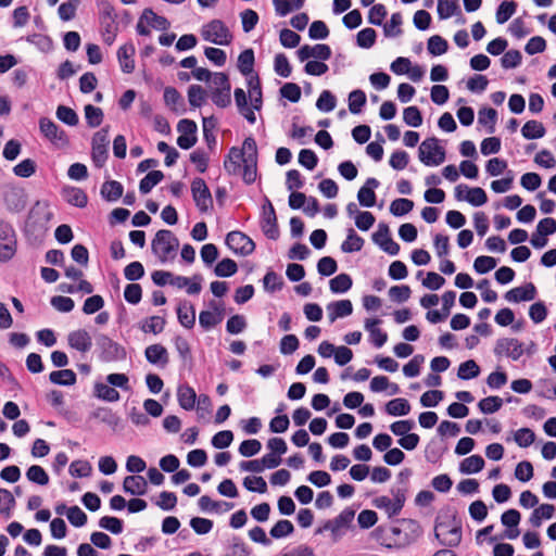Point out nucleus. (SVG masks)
Listing matches in <instances>:
<instances>
[{
    "mask_svg": "<svg viewBox=\"0 0 556 556\" xmlns=\"http://www.w3.org/2000/svg\"><path fill=\"white\" fill-rule=\"evenodd\" d=\"M366 104V94L363 90L356 89L349 94V110L352 114L362 112L363 106Z\"/></svg>",
    "mask_w": 556,
    "mask_h": 556,
    "instance_id": "42",
    "label": "nucleus"
},
{
    "mask_svg": "<svg viewBox=\"0 0 556 556\" xmlns=\"http://www.w3.org/2000/svg\"><path fill=\"white\" fill-rule=\"evenodd\" d=\"M414 207V202L409 199L400 198L392 201L390 205V212L394 216H403L408 214Z\"/></svg>",
    "mask_w": 556,
    "mask_h": 556,
    "instance_id": "54",
    "label": "nucleus"
},
{
    "mask_svg": "<svg viewBox=\"0 0 556 556\" xmlns=\"http://www.w3.org/2000/svg\"><path fill=\"white\" fill-rule=\"evenodd\" d=\"M261 227L264 235L271 240H276L279 237V229L277 225V216L271 202L266 199L263 205V212L261 217Z\"/></svg>",
    "mask_w": 556,
    "mask_h": 556,
    "instance_id": "11",
    "label": "nucleus"
},
{
    "mask_svg": "<svg viewBox=\"0 0 556 556\" xmlns=\"http://www.w3.org/2000/svg\"><path fill=\"white\" fill-rule=\"evenodd\" d=\"M372 240L390 255H397L400 252V245L391 238L389 227L386 224L379 225L378 230L372 235Z\"/></svg>",
    "mask_w": 556,
    "mask_h": 556,
    "instance_id": "14",
    "label": "nucleus"
},
{
    "mask_svg": "<svg viewBox=\"0 0 556 556\" xmlns=\"http://www.w3.org/2000/svg\"><path fill=\"white\" fill-rule=\"evenodd\" d=\"M523 344L516 338H502L495 343L494 353L518 361L523 355Z\"/></svg>",
    "mask_w": 556,
    "mask_h": 556,
    "instance_id": "10",
    "label": "nucleus"
},
{
    "mask_svg": "<svg viewBox=\"0 0 556 556\" xmlns=\"http://www.w3.org/2000/svg\"><path fill=\"white\" fill-rule=\"evenodd\" d=\"M144 355L150 364L157 365L162 368L166 367L169 362L167 350L159 343L147 346Z\"/></svg>",
    "mask_w": 556,
    "mask_h": 556,
    "instance_id": "18",
    "label": "nucleus"
},
{
    "mask_svg": "<svg viewBox=\"0 0 556 556\" xmlns=\"http://www.w3.org/2000/svg\"><path fill=\"white\" fill-rule=\"evenodd\" d=\"M49 380L59 386H73L76 383V374L72 369H60L50 372Z\"/></svg>",
    "mask_w": 556,
    "mask_h": 556,
    "instance_id": "35",
    "label": "nucleus"
},
{
    "mask_svg": "<svg viewBox=\"0 0 556 556\" xmlns=\"http://www.w3.org/2000/svg\"><path fill=\"white\" fill-rule=\"evenodd\" d=\"M85 117L89 127H98L103 121V111L92 104H87L85 106Z\"/></svg>",
    "mask_w": 556,
    "mask_h": 556,
    "instance_id": "48",
    "label": "nucleus"
},
{
    "mask_svg": "<svg viewBox=\"0 0 556 556\" xmlns=\"http://www.w3.org/2000/svg\"><path fill=\"white\" fill-rule=\"evenodd\" d=\"M364 239L359 237L353 228L348 230L346 239L341 244V250L344 253H353L362 250Z\"/></svg>",
    "mask_w": 556,
    "mask_h": 556,
    "instance_id": "34",
    "label": "nucleus"
},
{
    "mask_svg": "<svg viewBox=\"0 0 556 556\" xmlns=\"http://www.w3.org/2000/svg\"><path fill=\"white\" fill-rule=\"evenodd\" d=\"M210 307L213 311H202L199 315V324L204 330H208L219 323L224 318V309L216 302L212 301Z\"/></svg>",
    "mask_w": 556,
    "mask_h": 556,
    "instance_id": "16",
    "label": "nucleus"
},
{
    "mask_svg": "<svg viewBox=\"0 0 556 556\" xmlns=\"http://www.w3.org/2000/svg\"><path fill=\"white\" fill-rule=\"evenodd\" d=\"M354 515V510L345 508L333 520L327 521L324 529L337 535L342 528L348 527L352 522Z\"/></svg>",
    "mask_w": 556,
    "mask_h": 556,
    "instance_id": "21",
    "label": "nucleus"
},
{
    "mask_svg": "<svg viewBox=\"0 0 556 556\" xmlns=\"http://www.w3.org/2000/svg\"><path fill=\"white\" fill-rule=\"evenodd\" d=\"M206 99V92L200 85H191L188 88V101L191 106L200 108Z\"/></svg>",
    "mask_w": 556,
    "mask_h": 556,
    "instance_id": "49",
    "label": "nucleus"
},
{
    "mask_svg": "<svg viewBox=\"0 0 556 556\" xmlns=\"http://www.w3.org/2000/svg\"><path fill=\"white\" fill-rule=\"evenodd\" d=\"M177 400L181 408L192 410L195 406L197 393L192 387L182 384L177 389Z\"/></svg>",
    "mask_w": 556,
    "mask_h": 556,
    "instance_id": "25",
    "label": "nucleus"
},
{
    "mask_svg": "<svg viewBox=\"0 0 556 556\" xmlns=\"http://www.w3.org/2000/svg\"><path fill=\"white\" fill-rule=\"evenodd\" d=\"M56 117L66 125L76 126L78 124V115L76 112L65 105H59L56 109Z\"/></svg>",
    "mask_w": 556,
    "mask_h": 556,
    "instance_id": "59",
    "label": "nucleus"
},
{
    "mask_svg": "<svg viewBox=\"0 0 556 556\" xmlns=\"http://www.w3.org/2000/svg\"><path fill=\"white\" fill-rule=\"evenodd\" d=\"M465 201L473 206H481L488 202L486 193L480 187L469 188L468 186H465Z\"/></svg>",
    "mask_w": 556,
    "mask_h": 556,
    "instance_id": "38",
    "label": "nucleus"
},
{
    "mask_svg": "<svg viewBox=\"0 0 556 556\" xmlns=\"http://www.w3.org/2000/svg\"><path fill=\"white\" fill-rule=\"evenodd\" d=\"M516 8L514 1H503L496 10V22L498 24L506 23L516 12Z\"/></svg>",
    "mask_w": 556,
    "mask_h": 556,
    "instance_id": "52",
    "label": "nucleus"
},
{
    "mask_svg": "<svg viewBox=\"0 0 556 556\" xmlns=\"http://www.w3.org/2000/svg\"><path fill=\"white\" fill-rule=\"evenodd\" d=\"M235 101L239 113L251 124H254L256 116L251 106L248 105V97L241 88L235 90Z\"/></svg>",
    "mask_w": 556,
    "mask_h": 556,
    "instance_id": "24",
    "label": "nucleus"
},
{
    "mask_svg": "<svg viewBox=\"0 0 556 556\" xmlns=\"http://www.w3.org/2000/svg\"><path fill=\"white\" fill-rule=\"evenodd\" d=\"M26 477L30 482L39 485H46L49 483V476L46 470L39 465L30 466L26 471Z\"/></svg>",
    "mask_w": 556,
    "mask_h": 556,
    "instance_id": "45",
    "label": "nucleus"
},
{
    "mask_svg": "<svg viewBox=\"0 0 556 556\" xmlns=\"http://www.w3.org/2000/svg\"><path fill=\"white\" fill-rule=\"evenodd\" d=\"M502 405L503 400L495 395L484 397L478 403V407L483 414H493L497 412Z\"/></svg>",
    "mask_w": 556,
    "mask_h": 556,
    "instance_id": "51",
    "label": "nucleus"
},
{
    "mask_svg": "<svg viewBox=\"0 0 556 556\" xmlns=\"http://www.w3.org/2000/svg\"><path fill=\"white\" fill-rule=\"evenodd\" d=\"M403 119L412 127H419L422 124V116L417 106H408L404 109Z\"/></svg>",
    "mask_w": 556,
    "mask_h": 556,
    "instance_id": "64",
    "label": "nucleus"
},
{
    "mask_svg": "<svg viewBox=\"0 0 556 556\" xmlns=\"http://www.w3.org/2000/svg\"><path fill=\"white\" fill-rule=\"evenodd\" d=\"M14 506L15 498L13 494L7 489H0V514L10 517Z\"/></svg>",
    "mask_w": 556,
    "mask_h": 556,
    "instance_id": "57",
    "label": "nucleus"
},
{
    "mask_svg": "<svg viewBox=\"0 0 556 556\" xmlns=\"http://www.w3.org/2000/svg\"><path fill=\"white\" fill-rule=\"evenodd\" d=\"M249 94L251 98L252 110H260L262 108V89L258 78H250L249 80Z\"/></svg>",
    "mask_w": 556,
    "mask_h": 556,
    "instance_id": "55",
    "label": "nucleus"
},
{
    "mask_svg": "<svg viewBox=\"0 0 556 556\" xmlns=\"http://www.w3.org/2000/svg\"><path fill=\"white\" fill-rule=\"evenodd\" d=\"M254 65V52L252 49H247L239 54L238 68L243 75H250Z\"/></svg>",
    "mask_w": 556,
    "mask_h": 556,
    "instance_id": "44",
    "label": "nucleus"
},
{
    "mask_svg": "<svg viewBox=\"0 0 556 556\" xmlns=\"http://www.w3.org/2000/svg\"><path fill=\"white\" fill-rule=\"evenodd\" d=\"M123 186L116 180L105 181L101 187V195L109 202L117 201L123 194Z\"/></svg>",
    "mask_w": 556,
    "mask_h": 556,
    "instance_id": "31",
    "label": "nucleus"
},
{
    "mask_svg": "<svg viewBox=\"0 0 556 556\" xmlns=\"http://www.w3.org/2000/svg\"><path fill=\"white\" fill-rule=\"evenodd\" d=\"M191 192L194 203L201 212H206L213 206L211 191L202 178L193 179L191 184Z\"/></svg>",
    "mask_w": 556,
    "mask_h": 556,
    "instance_id": "12",
    "label": "nucleus"
},
{
    "mask_svg": "<svg viewBox=\"0 0 556 556\" xmlns=\"http://www.w3.org/2000/svg\"><path fill=\"white\" fill-rule=\"evenodd\" d=\"M305 0H273L276 13L280 16H286L294 10L303 7Z\"/></svg>",
    "mask_w": 556,
    "mask_h": 556,
    "instance_id": "39",
    "label": "nucleus"
},
{
    "mask_svg": "<svg viewBox=\"0 0 556 556\" xmlns=\"http://www.w3.org/2000/svg\"><path fill=\"white\" fill-rule=\"evenodd\" d=\"M243 485L251 492L263 494L267 491V483L264 478L260 476L245 477L243 480Z\"/></svg>",
    "mask_w": 556,
    "mask_h": 556,
    "instance_id": "58",
    "label": "nucleus"
},
{
    "mask_svg": "<svg viewBox=\"0 0 556 556\" xmlns=\"http://www.w3.org/2000/svg\"><path fill=\"white\" fill-rule=\"evenodd\" d=\"M428 51L432 55H441L447 51V41L439 35L431 36L428 40Z\"/></svg>",
    "mask_w": 556,
    "mask_h": 556,
    "instance_id": "56",
    "label": "nucleus"
},
{
    "mask_svg": "<svg viewBox=\"0 0 556 556\" xmlns=\"http://www.w3.org/2000/svg\"><path fill=\"white\" fill-rule=\"evenodd\" d=\"M211 99L218 108H227L231 103L230 89H214L212 90Z\"/></svg>",
    "mask_w": 556,
    "mask_h": 556,
    "instance_id": "63",
    "label": "nucleus"
},
{
    "mask_svg": "<svg viewBox=\"0 0 556 556\" xmlns=\"http://www.w3.org/2000/svg\"><path fill=\"white\" fill-rule=\"evenodd\" d=\"M293 531L294 527L292 522L287 519H281L274 525L269 533L274 539H281L292 534Z\"/></svg>",
    "mask_w": 556,
    "mask_h": 556,
    "instance_id": "47",
    "label": "nucleus"
},
{
    "mask_svg": "<svg viewBox=\"0 0 556 556\" xmlns=\"http://www.w3.org/2000/svg\"><path fill=\"white\" fill-rule=\"evenodd\" d=\"M536 295V290L533 283H528L523 287H516L506 292L505 299L508 302H523L532 301Z\"/></svg>",
    "mask_w": 556,
    "mask_h": 556,
    "instance_id": "20",
    "label": "nucleus"
},
{
    "mask_svg": "<svg viewBox=\"0 0 556 556\" xmlns=\"http://www.w3.org/2000/svg\"><path fill=\"white\" fill-rule=\"evenodd\" d=\"M227 247L236 254L247 256L255 250L254 241L241 231H230L226 236Z\"/></svg>",
    "mask_w": 556,
    "mask_h": 556,
    "instance_id": "9",
    "label": "nucleus"
},
{
    "mask_svg": "<svg viewBox=\"0 0 556 556\" xmlns=\"http://www.w3.org/2000/svg\"><path fill=\"white\" fill-rule=\"evenodd\" d=\"M93 394L99 400L105 401V402H117L119 401V393L111 387L109 383L103 382H96L93 387Z\"/></svg>",
    "mask_w": 556,
    "mask_h": 556,
    "instance_id": "28",
    "label": "nucleus"
},
{
    "mask_svg": "<svg viewBox=\"0 0 556 556\" xmlns=\"http://www.w3.org/2000/svg\"><path fill=\"white\" fill-rule=\"evenodd\" d=\"M328 316L331 323H333L337 318H343L352 314L353 305L350 300H340L330 303L327 306Z\"/></svg>",
    "mask_w": 556,
    "mask_h": 556,
    "instance_id": "23",
    "label": "nucleus"
},
{
    "mask_svg": "<svg viewBox=\"0 0 556 556\" xmlns=\"http://www.w3.org/2000/svg\"><path fill=\"white\" fill-rule=\"evenodd\" d=\"M496 267V260L492 256L481 255L473 262V268L478 274H486Z\"/></svg>",
    "mask_w": 556,
    "mask_h": 556,
    "instance_id": "62",
    "label": "nucleus"
},
{
    "mask_svg": "<svg viewBox=\"0 0 556 556\" xmlns=\"http://www.w3.org/2000/svg\"><path fill=\"white\" fill-rule=\"evenodd\" d=\"M376 30L372 28H364L358 31L356 36V42L361 48L369 49L375 45L376 41Z\"/></svg>",
    "mask_w": 556,
    "mask_h": 556,
    "instance_id": "60",
    "label": "nucleus"
},
{
    "mask_svg": "<svg viewBox=\"0 0 556 556\" xmlns=\"http://www.w3.org/2000/svg\"><path fill=\"white\" fill-rule=\"evenodd\" d=\"M336 104V97L329 90H324L316 101L317 109L323 112L334 110Z\"/></svg>",
    "mask_w": 556,
    "mask_h": 556,
    "instance_id": "61",
    "label": "nucleus"
},
{
    "mask_svg": "<svg viewBox=\"0 0 556 556\" xmlns=\"http://www.w3.org/2000/svg\"><path fill=\"white\" fill-rule=\"evenodd\" d=\"M402 15L400 12L393 13L390 21L383 26V31L387 37H396L402 34Z\"/></svg>",
    "mask_w": 556,
    "mask_h": 556,
    "instance_id": "53",
    "label": "nucleus"
},
{
    "mask_svg": "<svg viewBox=\"0 0 556 556\" xmlns=\"http://www.w3.org/2000/svg\"><path fill=\"white\" fill-rule=\"evenodd\" d=\"M123 489L131 495H143L147 493L148 483L142 476H127L124 479Z\"/></svg>",
    "mask_w": 556,
    "mask_h": 556,
    "instance_id": "22",
    "label": "nucleus"
},
{
    "mask_svg": "<svg viewBox=\"0 0 556 556\" xmlns=\"http://www.w3.org/2000/svg\"><path fill=\"white\" fill-rule=\"evenodd\" d=\"M16 252V239L13 228L0 220V261L11 260Z\"/></svg>",
    "mask_w": 556,
    "mask_h": 556,
    "instance_id": "8",
    "label": "nucleus"
},
{
    "mask_svg": "<svg viewBox=\"0 0 556 556\" xmlns=\"http://www.w3.org/2000/svg\"><path fill=\"white\" fill-rule=\"evenodd\" d=\"M352 278L348 274H339L329 281L332 293H344L352 287Z\"/></svg>",
    "mask_w": 556,
    "mask_h": 556,
    "instance_id": "40",
    "label": "nucleus"
},
{
    "mask_svg": "<svg viewBox=\"0 0 556 556\" xmlns=\"http://www.w3.org/2000/svg\"><path fill=\"white\" fill-rule=\"evenodd\" d=\"M480 374V368L473 359L462 363L458 367L457 376L459 379L469 380Z\"/></svg>",
    "mask_w": 556,
    "mask_h": 556,
    "instance_id": "43",
    "label": "nucleus"
},
{
    "mask_svg": "<svg viewBox=\"0 0 556 556\" xmlns=\"http://www.w3.org/2000/svg\"><path fill=\"white\" fill-rule=\"evenodd\" d=\"M238 270L237 263L231 258H223L214 268L217 277H230Z\"/></svg>",
    "mask_w": 556,
    "mask_h": 556,
    "instance_id": "46",
    "label": "nucleus"
},
{
    "mask_svg": "<svg viewBox=\"0 0 556 556\" xmlns=\"http://www.w3.org/2000/svg\"><path fill=\"white\" fill-rule=\"evenodd\" d=\"M381 323L378 318L367 319L365 321V329L369 332L371 342L376 348H381L388 340V336L384 331L378 328Z\"/></svg>",
    "mask_w": 556,
    "mask_h": 556,
    "instance_id": "26",
    "label": "nucleus"
},
{
    "mask_svg": "<svg viewBox=\"0 0 556 556\" xmlns=\"http://www.w3.org/2000/svg\"><path fill=\"white\" fill-rule=\"evenodd\" d=\"M422 534V528L414 519H401L390 529L388 542L382 544L388 548H404L416 542Z\"/></svg>",
    "mask_w": 556,
    "mask_h": 556,
    "instance_id": "1",
    "label": "nucleus"
},
{
    "mask_svg": "<svg viewBox=\"0 0 556 556\" xmlns=\"http://www.w3.org/2000/svg\"><path fill=\"white\" fill-rule=\"evenodd\" d=\"M109 129L102 128L97 131L92 137V151L91 157L94 166L102 167L108 159L109 148Z\"/></svg>",
    "mask_w": 556,
    "mask_h": 556,
    "instance_id": "7",
    "label": "nucleus"
},
{
    "mask_svg": "<svg viewBox=\"0 0 556 556\" xmlns=\"http://www.w3.org/2000/svg\"><path fill=\"white\" fill-rule=\"evenodd\" d=\"M379 181L371 177L357 192V200L362 206L372 207L376 204L375 189L378 188Z\"/></svg>",
    "mask_w": 556,
    "mask_h": 556,
    "instance_id": "17",
    "label": "nucleus"
},
{
    "mask_svg": "<svg viewBox=\"0 0 556 556\" xmlns=\"http://www.w3.org/2000/svg\"><path fill=\"white\" fill-rule=\"evenodd\" d=\"M392 493L393 498L382 495L374 498L372 501V505L376 508L386 511L389 518L399 515L405 503V495L402 490L397 489L396 491H392Z\"/></svg>",
    "mask_w": 556,
    "mask_h": 556,
    "instance_id": "6",
    "label": "nucleus"
},
{
    "mask_svg": "<svg viewBox=\"0 0 556 556\" xmlns=\"http://www.w3.org/2000/svg\"><path fill=\"white\" fill-rule=\"evenodd\" d=\"M135 46L132 43H125L119 47L117 51V60L123 73L130 74L135 70Z\"/></svg>",
    "mask_w": 556,
    "mask_h": 556,
    "instance_id": "19",
    "label": "nucleus"
},
{
    "mask_svg": "<svg viewBox=\"0 0 556 556\" xmlns=\"http://www.w3.org/2000/svg\"><path fill=\"white\" fill-rule=\"evenodd\" d=\"M142 18H144L148 26L159 30H165L169 26V23L165 17L155 14L151 9H146L143 11Z\"/></svg>",
    "mask_w": 556,
    "mask_h": 556,
    "instance_id": "41",
    "label": "nucleus"
},
{
    "mask_svg": "<svg viewBox=\"0 0 556 556\" xmlns=\"http://www.w3.org/2000/svg\"><path fill=\"white\" fill-rule=\"evenodd\" d=\"M521 134L526 139H539L544 137L545 128L541 122L532 119L522 126Z\"/></svg>",
    "mask_w": 556,
    "mask_h": 556,
    "instance_id": "37",
    "label": "nucleus"
},
{
    "mask_svg": "<svg viewBox=\"0 0 556 556\" xmlns=\"http://www.w3.org/2000/svg\"><path fill=\"white\" fill-rule=\"evenodd\" d=\"M97 344L101 352L100 358L105 363L122 361L126 357L125 349L106 334H100L97 338Z\"/></svg>",
    "mask_w": 556,
    "mask_h": 556,
    "instance_id": "5",
    "label": "nucleus"
},
{
    "mask_svg": "<svg viewBox=\"0 0 556 556\" xmlns=\"http://www.w3.org/2000/svg\"><path fill=\"white\" fill-rule=\"evenodd\" d=\"M386 412L391 416H406L410 412V404L403 397L393 399L386 404Z\"/></svg>",
    "mask_w": 556,
    "mask_h": 556,
    "instance_id": "32",
    "label": "nucleus"
},
{
    "mask_svg": "<svg viewBox=\"0 0 556 556\" xmlns=\"http://www.w3.org/2000/svg\"><path fill=\"white\" fill-rule=\"evenodd\" d=\"M40 132L52 143L63 146L67 142L66 135L52 119L41 117L39 119Z\"/></svg>",
    "mask_w": 556,
    "mask_h": 556,
    "instance_id": "13",
    "label": "nucleus"
},
{
    "mask_svg": "<svg viewBox=\"0 0 556 556\" xmlns=\"http://www.w3.org/2000/svg\"><path fill=\"white\" fill-rule=\"evenodd\" d=\"M459 10L456 0H438V15L441 20L453 16Z\"/></svg>",
    "mask_w": 556,
    "mask_h": 556,
    "instance_id": "50",
    "label": "nucleus"
},
{
    "mask_svg": "<svg viewBox=\"0 0 556 556\" xmlns=\"http://www.w3.org/2000/svg\"><path fill=\"white\" fill-rule=\"evenodd\" d=\"M178 320L185 328H192L195 324V309L193 305L185 302L177 308Z\"/></svg>",
    "mask_w": 556,
    "mask_h": 556,
    "instance_id": "29",
    "label": "nucleus"
},
{
    "mask_svg": "<svg viewBox=\"0 0 556 556\" xmlns=\"http://www.w3.org/2000/svg\"><path fill=\"white\" fill-rule=\"evenodd\" d=\"M67 344L71 349L85 354L92 348V338L87 330L77 329L67 334Z\"/></svg>",
    "mask_w": 556,
    "mask_h": 556,
    "instance_id": "15",
    "label": "nucleus"
},
{
    "mask_svg": "<svg viewBox=\"0 0 556 556\" xmlns=\"http://www.w3.org/2000/svg\"><path fill=\"white\" fill-rule=\"evenodd\" d=\"M164 175L161 170H152L148 173L139 184V190L142 194L149 193L159 182L162 181Z\"/></svg>",
    "mask_w": 556,
    "mask_h": 556,
    "instance_id": "36",
    "label": "nucleus"
},
{
    "mask_svg": "<svg viewBox=\"0 0 556 556\" xmlns=\"http://www.w3.org/2000/svg\"><path fill=\"white\" fill-rule=\"evenodd\" d=\"M240 162L245 163L244 152L233 147L229 150L228 156L224 161V167L229 174H236L240 167Z\"/></svg>",
    "mask_w": 556,
    "mask_h": 556,
    "instance_id": "30",
    "label": "nucleus"
},
{
    "mask_svg": "<svg viewBox=\"0 0 556 556\" xmlns=\"http://www.w3.org/2000/svg\"><path fill=\"white\" fill-rule=\"evenodd\" d=\"M178 247L179 240L167 229L159 230L151 242L152 252L157 256L161 263L173 258Z\"/></svg>",
    "mask_w": 556,
    "mask_h": 556,
    "instance_id": "2",
    "label": "nucleus"
},
{
    "mask_svg": "<svg viewBox=\"0 0 556 556\" xmlns=\"http://www.w3.org/2000/svg\"><path fill=\"white\" fill-rule=\"evenodd\" d=\"M484 467V459L480 455H471L462 460L459 471L465 475L477 473Z\"/></svg>",
    "mask_w": 556,
    "mask_h": 556,
    "instance_id": "33",
    "label": "nucleus"
},
{
    "mask_svg": "<svg viewBox=\"0 0 556 556\" xmlns=\"http://www.w3.org/2000/svg\"><path fill=\"white\" fill-rule=\"evenodd\" d=\"M418 156L426 166H438L445 161V150L437 138H428L419 146Z\"/></svg>",
    "mask_w": 556,
    "mask_h": 556,
    "instance_id": "4",
    "label": "nucleus"
},
{
    "mask_svg": "<svg viewBox=\"0 0 556 556\" xmlns=\"http://www.w3.org/2000/svg\"><path fill=\"white\" fill-rule=\"evenodd\" d=\"M201 36L205 41L218 46H228L232 40V35L228 27L220 20H212L201 27Z\"/></svg>",
    "mask_w": 556,
    "mask_h": 556,
    "instance_id": "3",
    "label": "nucleus"
},
{
    "mask_svg": "<svg viewBox=\"0 0 556 556\" xmlns=\"http://www.w3.org/2000/svg\"><path fill=\"white\" fill-rule=\"evenodd\" d=\"M63 197L70 204L77 207H85L88 202V198L85 191L77 187L64 188Z\"/></svg>",
    "mask_w": 556,
    "mask_h": 556,
    "instance_id": "27",
    "label": "nucleus"
}]
</instances>
